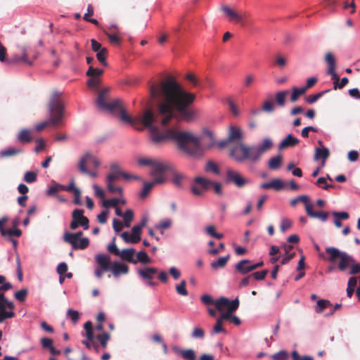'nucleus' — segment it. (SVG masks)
Returning a JSON list of instances; mask_svg holds the SVG:
<instances>
[{"instance_id": "nucleus-11", "label": "nucleus", "mask_w": 360, "mask_h": 360, "mask_svg": "<svg viewBox=\"0 0 360 360\" xmlns=\"http://www.w3.org/2000/svg\"><path fill=\"white\" fill-rule=\"evenodd\" d=\"M325 61L327 63L328 68L327 74L331 75V79L333 81L334 89H338V83L339 82L340 77L335 72L336 62L333 54L328 52L325 56Z\"/></svg>"}, {"instance_id": "nucleus-55", "label": "nucleus", "mask_w": 360, "mask_h": 360, "mask_svg": "<svg viewBox=\"0 0 360 360\" xmlns=\"http://www.w3.org/2000/svg\"><path fill=\"white\" fill-rule=\"evenodd\" d=\"M172 221L169 219H163L160 221L158 224L155 226V228L159 230H165L171 227Z\"/></svg>"}, {"instance_id": "nucleus-23", "label": "nucleus", "mask_w": 360, "mask_h": 360, "mask_svg": "<svg viewBox=\"0 0 360 360\" xmlns=\"http://www.w3.org/2000/svg\"><path fill=\"white\" fill-rule=\"evenodd\" d=\"M354 262V259L352 257L349 255L346 252H343V254L340 257V262L338 264V269L343 271H345L348 266H350L352 263Z\"/></svg>"}, {"instance_id": "nucleus-29", "label": "nucleus", "mask_w": 360, "mask_h": 360, "mask_svg": "<svg viewBox=\"0 0 360 360\" xmlns=\"http://www.w3.org/2000/svg\"><path fill=\"white\" fill-rule=\"evenodd\" d=\"M70 244L73 249L75 250H84L86 249L89 245V240L87 238H83L81 240L75 239L74 240V243L71 242H67Z\"/></svg>"}, {"instance_id": "nucleus-33", "label": "nucleus", "mask_w": 360, "mask_h": 360, "mask_svg": "<svg viewBox=\"0 0 360 360\" xmlns=\"http://www.w3.org/2000/svg\"><path fill=\"white\" fill-rule=\"evenodd\" d=\"M229 258L230 255H227L225 257H221L219 258L217 261L212 262L211 263L212 268L214 269L224 268L226 265V263L228 262Z\"/></svg>"}, {"instance_id": "nucleus-46", "label": "nucleus", "mask_w": 360, "mask_h": 360, "mask_svg": "<svg viewBox=\"0 0 360 360\" xmlns=\"http://www.w3.org/2000/svg\"><path fill=\"white\" fill-rule=\"evenodd\" d=\"M96 339L99 341L101 347L105 349L108 345V342L110 339V335L107 333H102L96 336Z\"/></svg>"}, {"instance_id": "nucleus-57", "label": "nucleus", "mask_w": 360, "mask_h": 360, "mask_svg": "<svg viewBox=\"0 0 360 360\" xmlns=\"http://www.w3.org/2000/svg\"><path fill=\"white\" fill-rule=\"evenodd\" d=\"M37 174L34 172H27L24 175V181L28 184L34 183L37 181Z\"/></svg>"}, {"instance_id": "nucleus-27", "label": "nucleus", "mask_w": 360, "mask_h": 360, "mask_svg": "<svg viewBox=\"0 0 360 360\" xmlns=\"http://www.w3.org/2000/svg\"><path fill=\"white\" fill-rule=\"evenodd\" d=\"M326 252L329 255L328 261L334 263L338 259H340L344 252H340L338 248L328 247L326 248Z\"/></svg>"}, {"instance_id": "nucleus-40", "label": "nucleus", "mask_w": 360, "mask_h": 360, "mask_svg": "<svg viewBox=\"0 0 360 360\" xmlns=\"http://www.w3.org/2000/svg\"><path fill=\"white\" fill-rule=\"evenodd\" d=\"M186 179V176L181 173H174L172 176V182L179 188L183 187V183Z\"/></svg>"}, {"instance_id": "nucleus-36", "label": "nucleus", "mask_w": 360, "mask_h": 360, "mask_svg": "<svg viewBox=\"0 0 360 360\" xmlns=\"http://www.w3.org/2000/svg\"><path fill=\"white\" fill-rule=\"evenodd\" d=\"M131 242L132 243H137L141 240V234L142 232V229L141 226L138 225L134 226L131 229Z\"/></svg>"}, {"instance_id": "nucleus-5", "label": "nucleus", "mask_w": 360, "mask_h": 360, "mask_svg": "<svg viewBox=\"0 0 360 360\" xmlns=\"http://www.w3.org/2000/svg\"><path fill=\"white\" fill-rule=\"evenodd\" d=\"M20 51L21 52V56L15 54L11 60H6V49L3 45L0 46V61L5 62L8 64L10 63H22L27 65H32L33 64V61L37 58V55L36 53H33L31 55L26 46H22L19 47Z\"/></svg>"}, {"instance_id": "nucleus-32", "label": "nucleus", "mask_w": 360, "mask_h": 360, "mask_svg": "<svg viewBox=\"0 0 360 360\" xmlns=\"http://www.w3.org/2000/svg\"><path fill=\"white\" fill-rule=\"evenodd\" d=\"M283 248L285 250V254L283 257V258H282V259L281 261V265L286 264L287 263L289 262L290 260H291L295 256V252L291 253V254L289 253L290 251L293 248V247L292 245H284Z\"/></svg>"}, {"instance_id": "nucleus-63", "label": "nucleus", "mask_w": 360, "mask_h": 360, "mask_svg": "<svg viewBox=\"0 0 360 360\" xmlns=\"http://www.w3.org/2000/svg\"><path fill=\"white\" fill-rule=\"evenodd\" d=\"M27 290L26 289H22L15 293V297L20 302H24L27 295Z\"/></svg>"}, {"instance_id": "nucleus-62", "label": "nucleus", "mask_w": 360, "mask_h": 360, "mask_svg": "<svg viewBox=\"0 0 360 360\" xmlns=\"http://www.w3.org/2000/svg\"><path fill=\"white\" fill-rule=\"evenodd\" d=\"M291 356L292 360H314L311 356H300L296 350L292 352Z\"/></svg>"}, {"instance_id": "nucleus-20", "label": "nucleus", "mask_w": 360, "mask_h": 360, "mask_svg": "<svg viewBox=\"0 0 360 360\" xmlns=\"http://www.w3.org/2000/svg\"><path fill=\"white\" fill-rule=\"evenodd\" d=\"M153 169L150 172V174L153 176L155 178L161 177L164 178V172L167 170V166L163 163L153 162Z\"/></svg>"}, {"instance_id": "nucleus-8", "label": "nucleus", "mask_w": 360, "mask_h": 360, "mask_svg": "<svg viewBox=\"0 0 360 360\" xmlns=\"http://www.w3.org/2000/svg\"><path fill=\"white\" fill-rule=\"evenodd\" d=\"M72 221L70 228L72 230L77 229L79 226H82L84 230L89 229V219L84 216V210L81 209H75L72 213Z\"/></svg>"}, {"instance_id": "nucleus-24", "label": "nucleus", "mask_w": 360, "mask_h": 360, "mask_svg": "<svg viewBox=\"0 0 360 360\" xmlns=\"http://www.w3.org/2000/svg\"><path fill=\"white\" fill-rule=\"evenodd\" d=\"M300 143V140L294 137L292 134H288L279 144V149H283L288 147H292Z\"/></svg>"}, {"instance_id": "nucleus-6", "label": "nucleus", "mask_w": 360, "mask_h": 360, "mask_svg": "<svg viewBox=\"0 0 360 360\" xmlns=\"http://www.w3.org/2000/svg\"><path fill=\"white\" fill-rule=\"evenodd\" d=\"M214 305L216 309L222 313H233L239 307V300L238 298L231 301L228 298L221 297L215 300Z\"/></svg>"}, {"instance_id": "nucleus-30", "label": "nucleus", "mask_w": 360, "mask_h": 360, "mask_svg": "<svg viewBox=\"0 0 360 360\" xmlns=\"http://www.w3.org/2000/svg\"><path fill=\"white\" fill-rule=\"evenodd\" d=\"M283 158L281 155H278L275 157H273L269 160V168L271 170H277L278 169L282 164Z\"/></svg>"}, {"instance_id": "nucleus-43", "label": "nucleus", "mask_w": 360, "mask_h": 360, "mask_svg": "<svg viewBox=\"0 0 360 360\" xmlns=\"http://www.w3.org/2000/svg\"><path fill=\"white\" fill-rule=\"evenodd\" d=\"M124 219V224L126 227H129L131 221L134 219V212L131 210L128 209L122 215Z\"/></svg>"}, {"instance_id": "nucleus-49", "label": "nucleus", "mask_w": 360, "mask_h": 360, "mask_svg": "<svg viewBox=\"0 0 360 360\" xmlns=\"http://www.w3.org/2000/svg\"><path fill=\"white\" fill-rule=\"evenodd\" d=\"M186 282L185 280H182L179 285H176V292L182 296H187L188 292L186 288Z\"/></svg>"}, {"instance_id": "nucleus-41", "label": "nucleus", "mask_w": 360, "mask_h": 360, "mask_svg": "<svg viewBox=\"0 0 360 360\" xmlns=\"http://www.w3.org/2000/svg\"><path fill=\"white\" fill-rule=\"evenodd\" d=\"M330 155L329 150L327 148H317L316 149L315 153V159L322 158L326 160Z\"/></svg>"}, {"instance_id": "nucleus-19", "label": "nucleus", "mask_w": 360, "mask_h": 360, "mask_svg": "<svg viewBox=\"0 0 360 360\" xmlns=\"http://www.w3.org/2000/svg\"><path fill=\"white\" fill-rule=\"evenodd\" d=\"M158 273V269L155 267L146 266L138 270L139 275L145 280H152L154 275Z\"/></svg>"}, {"instance_id": "nucleus-34", "label": "nucleus", "mask_w": 360, "mask_h": 360, "mask_svg": "<svg viewBox=\"0 0 360 360\" xmlns=\"http://www.w3.org/2000/svg\"><path fill=\"white\" fill-rule=\"evenodd\" d=\"M83 236L82 231H78L77 233H69L65 232L63 236V240L65 242H71L74 243V240L75 239H79L81 240Z\"/></svg>"}, {"instance_id": "nucleus-54", "label": "nucleus", "mask_w": 360, "mask_h": 360, "mask_svg": "<svg viewBox=\"0 0 360 360\" xmlns=\"http://www.w3.org/2000/svg\"><path fill=\"white\" fill-rule=\"evenodd\" d=\"M268 273H269V271L267 269H264L261 271L254 272L250 274V276L257 281H262V280L265 279Z\"/></svg>"}, {"instance_id": "nucleus-38", "label": "nucleus", "mask_w": 360, "mask_h": 360, "mask_svg": "<svg viewBox=\"0 0 360 360\" xmlns=\"http://www.w3.org/2000/svg\"><path fill=\"white\" fill-rule=\"evenodd\" d=\"M304 89L302 88H297L296 86H293L292 89V94L290 96V101L292 103H295L297 101L298 98L305 94Z\"/></svg>"}, {"instance_id": "nucleus-35", "label": "nucleus", "mask_w": 360, "mask_h": 360, "mask_svg": "<svg viewBox=\"0 0 360 360\" xmlns=\"http://www.w3.org/2000/svg\"><path fill=\"white\" fill-rule=\"evenodd\" d=\"M21 235H22V231L19 229H5L3 228V229L1 230V236L5 238L7 236H10L9 238H11L12 236L20 237Z\"/></svg>"}, {"instance_id": "nucleus-22", "label": "nucleus", "mask_w": 360, "mask_h": 360, "mask_svg": "<svg viewBox=\"0 0 360 360\" xmlns=\"http://www.w3.org/2000/svg\"><path fill=\"white\" fill-rule=\"evenodd\" d=\"M135 250L134 248L123 249L118 255L122 260L127 261L132 264H136L137 261L134 259Z\"/></svg>"}, {"instance_id": "nucleus-2", "label": "nucleus", "mask_w": 360, "mask_h": 360, "mask_svg": "<svg viewBox=\"0 0 360 360\" xmlns=\"http://www.w3.org/2000/svg\"><path fill=\"white\" fill-rule=\"evenodd\" d=\"M273 147V141L270 138H265L257 146H248L240 141L230 150V156L238 162L246 160L252 162L259 161L262 155L270 150Z\"/></svg>"}, {"instance_id": "nucleus-12", "label": "nucleus", "mask_w": 360, "mask_h": 360, "mask_svg": "<svg viewBox=\"0 0 360 360\" xmlns=\"http://www.w3.org/2000/svg\"><path fill=\"white\" fill-rule=\"evenodd\" d=\"M227 183L233 184L238 188L244 187L248 183V180L244 178L238 172L232 169H228L226 171Z\"/></svg>"}, {"instance_id": "nucleus-28", "label": "nucleus", "mask_w": 360, "mask_h": 360, "mask_svg": "<svg viewBox=\"0 0 360 360\" xmlns=\"http://www.w3.org/2000/svg\"><path fill=\"white\" fill-rule=\"evenodd\" d=\"M22 153H23V150L22 148H15L10 147L5 150H1L0 157L2 158L13 157Z\"/></svg>"}, {"instance_id": "nucleus-7", "label": "nucleus", "mask_w": 360, "mask_h": 360, "mask_svg": "<svg viewBox=\"0 0 360 360\" xmlns=\"http://www.w3.org/2000/svg\"><path fill=\"white\" fill-rule=\"evenodd\" d=\"M299 201L302 202L305 205V210L307 214L311 218H316L320 219L321 221H326L328 218V212H314L313 210L314 205L310 203V200L308 195H303L299 196Z\"/></svg>"}, {"instance_id": "nucleus-10", "label": "nucleus", "mask_w": 360, "mask_h": 360, "mask_svg": "<svg viewBox=\"0 0 360 360\" xmlns=\"http://www.w3.org/2000/svg\"><path fill=\"white\" fill-rule=\"evenodd\" d=\"M98 267L95 269L94 274L98 278H101L103 272L110 271V257L108 255L98 254L95 257Z\"/></svg>"}, {"instance_id": "nucleus-44", "label": "nucleus", "mask_w": 360, "mask_h": 360, "mask_svg": "<svg viewBox=\"0 0 360 360\" xmlns=\"http://www.w3.org/2000/svg\"><path fill=\"white\" fill-rule=\"evenodd\" d=\"M289 94L288 90L278 91L276 94V101L278 105L283 107L285 105V97Z\"/></svg>"}, {"instance_id": "nucleus-39", "label": "nucleus", "mask_w": 360, "mask_h": 360, "mask_svg": "<svg viewBox=\"0 0 360 360\" xmlns=\"http://www.w3.org/2000/svg\"><path fill=\"white\" fill-rule=\"evenodd\" d=\"M108 54V51L106 48H103L100 51L97 52L96 58L97 60L104 66L108 65L106 58Z\"/></svg>"}, {"instance_id": "nucleus-53", "label": "nucleus", "mask_w": 360, "mask_h": 360, "mask_svg": "<svg viewBox=\"0 0 360 360\" xmlns=\"http://www.w3.org/2000/svg\"><path fill=\"white\" fill-rule=\"evenodd\" d=\"M205 169L206 172H213V173H214L216 174H219V169L218 166L217 165V164H215L212 161L207 162V163L206 164Z\"/></svg>"}, {"instance_id": "nucleus-52", "label": "nucleus", "mask_w": 360, "mask_h": 360, "mask_svg": "<svg viewBox=\"0 0 360 360\" xmlns=\"http://www.w3.org/2000/svg\"><path fill=\"white\" fill-rule=\"evenodd\" d=\"M137 259H136L138 262H140L143 264H148L150 262V259L148 257V254L144 251H140L136 255Z\"/></svg>"}, {"instance_id": "nucleus-9", "label": "nucleus", "mask_w": 360, "mask_h": 360, "mask_svg": "<svg viewBox=\"0 0 360 360\" xmlns=\"http://www.w3.org/2000/svg\"><path fill=\"white\" fill-rule=\"evenodd\" d=\"M100 160L94 155L90 153H86L81 158L78 163V169L81 173L88 172V168L91 167L97 168L100 166Z\"/></svg>"}, {"instance_id": "nucleus-13", "label": "nucleus", "mask_w": 360, "mask_h": 360, "mask_svg": "<svg viewBox=\"0 0 360 360\" xmlns=\"http://www.w3.org/2000/svg\"><path fill=\"white\" fill-rule=\"evenodd\" d=\"M194 182L202 186L205 189H209L210 186H213L215 193L222 195V188L220 183L214 182L201 176H196L194 179Z\"/></svg>"}, {"instance_id": "nucleus-25", "label": "nucleus", "mask_w": 360, "mask_h": 360, "mask_svg": "<svg viewBox=\"0 0 360 360\" xmlns=\"http://www.w3.org/2000/svg\"><path fill=\"white\" fill-rule=\"evenodd\" d=\"M242 131L240 128L235 127L233 126H231L229 127L228 139L231 142L237 141L238 142L236 144H238L240 141H242Z\"/></svg>"}, {"instance_id": "nucleus-21", "label": "nucleus", "mask_w": 360, "mask_h": 360, "mask_svg": "<svg viewBox=\"0 0 360 360\" xmlns=\"http://www.w3.org/2000/svg\"><path fill=\"white\" fill-rule=\"evenodd\" d=\"M162 182H164V178L161 177H156L151 182H144L143 190L140 194L141 198L146 197L155 185Z\"/></svg>"}, {"instance_id": "nucleus-47", "label": "nucleus", "mask_w": 360, "mask_h": 360, "mask_svg": "<svg viewBox=\"0 0 360 360\" xmlns=\"http://www.w3.org/2000/svg\"><path fill=\"white\" fill-rule=\"evenodd\" d=\"M221 318L231 321L236 326H239L241 323L240 319L238 316L233 315V313H222Z\"/></svg>"}, {"instance_id": "nucleus-48", "label": "nucleus", "mask_w": 360, "mask_h": 360, "mask_svg": "<svg viewBox=\"0 0 360 360\" xmlns=\"http://www.w3.org/2000/svg\"><path fill=\"white\" fill-rule=\"evenodd\" d=\"M84 328L86 331V338L90 341L94 339L92 323L91 321L86 322L84 325Z\"/></svg>"}, {"instance_id": "nucleus-26", "label": "nucleus", "mask_w": 360, "mask_h": 360, "mask_svg": "<svg viewBox=\"0 0 360 360\" xmlns=\"http://www.w3.org/2000/svg\"><path fill=\"white\" fill-rule=\"evenodd\" d=\"M17 139L18 142L21 143H27L31 142L33 137L30 130L27 129H22L18 132Z\"/></svg>"}, {"instance_id": "nucleus-42", "label": "nucleus", "mask_w": 360, "mask_h": 360, "mask_svg": "<svg viewBox=\"0 0 360 360\" xmlns=\"http://www.w3.org/2000/svg\"><path fill=\"white\" fill-rule=\"evenodd\" d=\"M332 306V304L329 300H319L317 302L316 307V312L320 314L323 312V311L327 308L328 307Z\"/></svg>"}, {"instance_id": "nucleus-45", "label": "nucleus", "mask_w": 360, "mask_h": 360, "mask_svg": "<svg viewBox=\"0 0 360 360\" xmlns=\"http://www.w3.org/2000/svg\"><path fill=\"white\" fill-rule=\"evenodd\" d=\"M107 188L111 193H118L120 195H122L123 189L120 186H117L115 185V182L105 181Z\"/></svg>"}, {"instance_id": "nucleus-16", "label": "nucleus", "mask_w": 360, "mask_h": 360, "mask_svg": "<svg viewBox=\"0 0 360 360\" xmlns=\"http://www.w3.org/2000/svg\"><path fill=\"white\" fill-rule=\"evenodd\" d=\"M121 177H122L123 179H124L126 180L140 179V177L139 176L130 175L123 171H121V172L115 171L113 172H110L107 175L105 181L115 182V181L119 180L120 178H121Z\"/></svg>"}, {"instance_id": "nucleus-51", "label": "nucleus", "mask_w": 360, "mask_h": 360, "mask_svg": "<svg viewBox=\"0 0 360 360\" xmlns=\"http://www.w3.org/2000/svg\"><path fill=\"white\" fill-rule=\"evenodd\" d=\"M103 73V70L102 69L94 68L91 65L89 66V68L86 72V75L89 77H97L101 75Z\"/></svg>"}, {"instance_id": "nucleus-1", "label": "nucleus", "mask_w": 360, "mask_h": 360, "mask_svg": "<svg viewBox=\"0 0 360 360\" xmlns=\"http://www.w3.org/2000/svg\"><path fill=\"white\" fill-rule=\"evenodd\" d=\"M108 91L109 89L105 88L98 95L96 103L100 108L112 113H118L122 122L134 127L142 123L149 129L151 139L155 144L172 141L177 145L180 150L191 157L199 158L203 155L200 139L192 133L181 131L175 128H170L161 132L159 128L154 125H168L175 117V111L186 121L193 120L195 115V111L189 108L195 99V95L186 91L173 77H169L150 85V96L158 103L156 110L153 112L150 109L146 110L141 119L129 115L123 101L120 99L106 102Z\"/></svg>"}, {"instance_id": "nucleus-64", "label": "nucleus", "mask_w": 360, "mask_h": 360, "mask_svg": "<svg viewBox=\"0 0 360 360\" xmlns=\"http://www.w3.org/2000/svg\"><path fill=\"white\" fill-rule=\"evenodd\" d=\"M288 357V354L285 351H280L272 355L274 360H286Z\"/></svg>"}, {"instance_id": "nucleus-3", "label": "nucleus", "mask_w": 360, "mask_h": 360, "mask_svg": "<svg viewBox=\"0 0 360 360\" xmlns=\"http://www.w3.org/2000/svg\"><path fill=\"white\" fill-rule=\"evenodd\" d=\"M63 108L60 101V93L54 91L49 102L50 120L37 124L35 127L36 130L40 131L49 124L53 126L60 124L63 116Z\"/></svg>"}, {"instance_id": "nucleus-56", "label": "nucleus", "mask_w": 360, "mask_h": 360, "mask_svg": "<svg viewBox=\"0 0 360 360\" xmlns=\"http://www.w3.org/2000/svg\"><path fill=\"white\" fill-rule=\"evenodd\" d=\"M120 203V199L113 198L109 200H104L103 201V206L108 208L110 207H115Z\"/></svg>"}, {"instance_id": "nucleus-14", "label": "nucleus", "mask_w": 360, "mask_h": 360, "mask_svg": "<svg viewBox=\"0 0 360 360\" xmlns=\"http://www.w3.org/2000/svg\"><path fill=\"white\" fill-rule=\"evenodd\" d=\"M222 11L229 17V20L234 21L236 22L244 23V20L247 18L248 13L242 11H235L228 6H223Z\"/></svg>"}, {"instance_id": "nucleus-50", "label": "nucleus", "mask_w": 360, "mask_h": 360, "mask_svg": "<svg viewBox=\"0 0 360 360\" xmlns=\"http://www.w3.org/2000/svg\"><path fill=\"white\" fill-rule=\"evenodd\" d=\"M224 319L221 318V314L217 319L215 325L213 327V331L215 333H225V329L223 328L222 324Z\"/></svg>"}, {"instance_id": "nucleus-61", "label": "nucleus", "mask_w": 360, "mask_h": 360, "mask_svg": "<svg viewBox=\"0 0 360 360\" xmlns=\"http://www.w3.org/2000/svg\"><path fill=\"white\" fill-rule=\"evenodd\" d=\"M292 221L288 218L282 219L281 224L280 226V229L282 232H285L287 230L290 229L292 226Z\"/></svg>"}, {"instance_id": "nucleus-60", "label": "nucleus", "mask_w": 360, "mask_h": 360, "mask_svg": "<svg viewBox=\"0 0 360 360\" xmlns=\"http://www.w3.org/2000/svg\"><path fill=\"white\" fill-rule=\"evenodd\" d=\"M67 315L74 323H77L79 319V312L72 309L68 310Z\"/></svg>"}, {"instance_id": "nucleus-58", "label": "nucleus", "mask_w": 360, "mask_h": 360, "mask_svg": "<svg viewBox=\"0 0 360 360\" xmlns=\"http://www.w3.org/2000/svg\"><path fill=\"white\" fill-rule=\"evenodd\" d=\"M115 240H116V238L114 237L112 238V243L107 246V249L109 252L112 253V255H114L115 256H118L120 251L117 248V247L115 244Z\"/></svg>"}, {"instance_id": "nucleus-15", "label": "nucleus", "mask_w": 360, "mask_h": 360, "mask_svg": "<svg viewBox=\"0 0 360 360\" xmlns=\"http://www.w3.org/2000/svg\"><path fill=\"white\" fill-rule=\"evenodd\" d=\"M110 271L115 277L117 278L122 274H127L129 272V266L117 261L110 262Z\"/></svg>"}, {"instance_id": "nucleus-37", "label": "nucleus", "mask_w": 360, "mask_h": 360, "mask_svg": "<svg viewBox=\"0 0 360 360\" xmlns=\"http://www.w3.org/2000/svg\"><path fill=\"white\" fill-rule=\"evenodd\" d=\"M105 34L109 39V41L111 44H120L122 41L121 37L118 36L119 32L110 33L108 30H103Z\"/></svg>"}, {"instance_id": "nucleus-17", "label": "nucleus", "mask_w": 360, "mask_h": 360, "mask_svg": "<svg viewBox=\"0 0 360 360\" xmlns=\"http://www.w3.org/2000/svg\"><path fill=\"white\" fill-rule=\"evenodd\" d=\"M235 269L237 272L242 275L247 274L254 271L253 264L250 260L242 259L238 262L235 266Z\"/></svg>"}, {"instance_id": "nucleus-18", "label": "nucleus", "mask_w": 360, "mask_h": 360, "mask_svg": "<svg viewBox=\"0 0 360 360\" xmlns=\"http://www.w3.org/2000/svg\"><path fill=\"white\" fill-rule=\"evenodd\" d=\"M260 187L263 189H274L275 191H281L285 187L283 181L279 179H275L272 181L264 183L260 185Z\"/></svg>"}, {"instance_id": "nucleus-4", "label": "nucleus", "mask_w": 360, "mask_h": 360, "mask_svg": "<svg viewBox=\"0 0 360 360\" xmlns=\"http://www.w3.org/2000/svg\"><path fill=\"white\" fill-rule=\"evenodd\" d=\"M6 277L0 275V323L7 319L13 318L15 313L12 311L15 305L4 296V292L12 288L11 283H5Z\"/></svg>"}, {"instance_id": "nucleus-59", "label": "nucleus", "mask_w": 360, "mask_h": 360, "mask_svg": "<svg viewBox=\"0 0 360 360\" xmlns=\"http://www.w3.org/2000/svg\"><path fill=\"white\" fill-rule=\"evenodd\" d=\"M329 90L323 91L319 92L316 94L310 95L306 98V101L308 103H315L318 99H319L325 93L328 92Z\"/></svg>"}, {"instance_id": "nucleus-31", "label": "nucleus", "mask_w": 360, "mask_h": 360, "mask_svg": "<svg viewBox=\"0 0 360 360\" xmlns=\"http://www.w3.org/2000/svg\"><path fill=\"white\" fill-rule=\"evenodd\" d=\"M177 353L185 360H196V354L192 349H179Z\"/></svg>"}]
</instances>
